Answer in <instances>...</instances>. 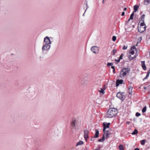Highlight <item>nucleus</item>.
<instances>
[{
	"instance_id": "f257e3e1",
	"label": "nucleus",
	"mask_w": 150,
	"mask_h": 150,
	"mask_svg": "<svg viewBox=\"0 0 150 150\" xmlns=\"http://www.w3.org/2000/svg\"><path fill=\"white\" fill-rule=\"evenodd\" d=\"M117 110L114 108H110L107 111L106 117L112 118L114 117L117 113Z\"/></svg>"
},
{
	"instance_id": "f03ea898",
	"label": "nucleus",
	"mask_w": 150,
	"mask_h": 150,
	"mask_svg": "<svg viewBox=\"0 0 150 150\" xmlns=\"http://www.w3.org/2000/svg\"><path fill=\"white\" fill-rule=\"evenodd\" d=\"M130 69L128 68H126L122 70L120 73V77L122 78L126 75L128 74L130 71Z\"/></svg>"
},
{
	"instance_id": "7ed1b4c3",
	"label": "nucleus",
	"mask_w": 150,
	"mask_h": 150,
	"mask_svg": "<svg viewBox=\"0 0 150 150\" xmlns=\"http://www.w3.org/2000/svg\"><path fill=\"white\" fill-rule=\"evenodd\" d=\"M124 92L122 93L119 92L117 93V97L122 101H123L125 98V96L124 95Z\"/></svg>"
},
{
	"instance_id": "20e7f679",
	"label": "nucleus",
	"mask_w": 150,
	"mask_h": 150,
	"mask_svg": "<svg viewBox=\"0 0 150 150\" xmlns=\"http://www.w3.org/2000/svg\"><path fill=\"white\" fill-rule=\"evenodd\" d=\"M142 22H143L141 23V27L139 28H138V31L140 33L143 32L146 30V27L145 26V24L144 23V21Z\"/></svg>"
},
{
	"instance_id": "39448f33",
	"label": "nucleus",
	"mask_w": 150,
	"mask_h": 150,
	"mask_svg": "<svg viewBox=\"0 0 150 150\" xmlns=\"http://www.w3.org/2000/svg\"><path fill=\"white\" fill-rule=\"evenodd\" d=\"M51 47V45H48V44L43 45L42 47V50L43 52L45 51H48L49 50Z\"/></svg>"
},
{
	"instance_id": "423d86ee",
	"label": "nucleus",
	"mask_w": 150,
	"mask_h": 150,
	"mask_svg": "<svg viewBox=\"0 0 150 150\" xmlns=\"http://www.w3.org/2000/svg\"><path fill=\"white\" fill-rule=\"evenodd\" d=\"M91 50L93 53L95 54L98 53L99 50L98 47L95 46L92 47Z\"/></svg>"
},
{
	"instance_id": "0eeeda50",
	"label": "nucleus",
	"mask_w": 150,
	"mask_h": 150,
	"mask_svg": "<svg viewBox=\"0 0 150 150\" xmlns=\"http://www.w3.org/2000/svg\"><path fill=\"white\" fill-rule=\"evenodd\" d=\"M44 42L45 43V44L50 45L51 44L50 40L48 36H46L44 38Z\"/></svg>"
},
{
	"instance_id": "6e6552de",
	"label": "nucleus",
	"mask_w": 150,
	"mask_h": 150,
	"mask_svg": "<svg viewBox=\"0 0 150 150\" xmlns=\"http://www.w3.org/2000/svg\"><path fill=\"white\" fill-rule=\"evenodd\" d=\"M76 120L74 119L72 120L71 122V126L74 129H76Z\"/></svg>"
},
{
	"instance_id": "1a4fd4ad",
	"label": "nucleus",
	"mask_w": 150,
	"mask_h": 150,
	"mask_svg": "<svg viewBox=\"0 0 150 150\" xmlns=\"http://www.w3.org/2000/svg\"><path fill=\"white\" fill-rule=\"evenodd\" d=\"M104 132V134H105L106 135V139L108 138L109 137H110V135H111V133L110 132L109 130H105L104 131H103Z\"/></svg>"
},
{
	"instance_id": "9d476101",
	"label": "nucleus",
	"mask_w": 150,
	"mask_h": 150,
	"mask_svg": "<svg viewBox=\"0 0 150 150\" xmlns=\"http://www.w3.org/2000/svg\"><path fill=\"white\" fill-rule=\"evenodd\" d=\"M84 137L86 140H87V139L89 137L88 134L89 132L88 130H86L84 131Z\"/></svg>"
},
{
	"instance_id": "9b49d317",
	"label": "nucleus",
	"mask_w": 150,
	"mask_h": 150,
	"mask_svg": "<svg viewBox=\"0 0 150 150\" xmlns=\"http://www.w3.org/2000/svg\"><path fill=\"white\" fill-rule=\"evenodd\" d=\"M123 82V80L122 79L117 80L116 81V86H118L120 84H122Z\"/></svg>"
},
{
	"instance_id": "f8f14e48",
	"label": "nucleus",
	"mask_w": 150,
	"mask_h": 150,
	"mask_svg": "<svg viewBox=\"0 0 150 150\" xmlns=\"http://www.w3.org/2000/svg\"><path fill=\"white\" fill-rule=\"evenodd\" d=\"M103 131H104L105 130L107 129H110L109 126H108V125H107L106 124L105 122H104L103 123Z\"/></svg>"
},
{
	"instance_id": "ddd939ff",
	"label": "nucleus",
	"mask_w": 150,
	"mask_h": 150,
	"mask_svg": "<svg viewBox=\"0 0 150 150\" xmlns=\"http://www.w3.org/2000/svg\"><path fill=\"white\" fill-rule=\"evenodd\" d=\"M99 136V132L98 129L95 130V134L93 138H98Z\"/></svg>"
},
{
	"instance_id": "4468645a",
	"label": "nucleus",
	"mask_w": 150,
	"mask_h": 150,
	"mask_svg": "<svg viewBox=\"0 0 150 150\" xmlns=\"http://www.w3.org/2000/svg\"><path fill=\"white\" fill-rule=\"evenodd\" d=\"M141 64L143 69L144 70H146V68L145 64V62L144 61H142Z\"/></svg>"
},
{
	"instance_id": "2eb2a0df",
	"label": "nucleus",
	"mask_w": 150,
	"mask_h": 150,
	"mask_svg": "<svg viewBox=\"0 0 150 150\" xmlns=\"http://www.w3.org/2000/svg\"><path fill=\"white\" fill-rule=\"evenodd\" d=\"M134 16V12H133L130 15L129 18L128 20L127 23L129 22L130 19L132 20L133 18V16Z\"/></svg>"
},
{
	"instance_id": "dca6fc26",
	"label": "nucleus",
	"mask_w": 150,
	"mask_h": 150,
	"mask_svg": "<svg viewBox=\"0 0 150 150\" xmlns=\"http://www.w3.org/2000/svg\"><path fill=\"white\" fill-rule=\"evenodd\" d=\"M133 88V87L131 86H130L128 88L129 90V94H131L132 92V89Z\"/></svg>"
},
{
	"instance_id": "f3484780",
	"label": "nucleus",
	"mask_w": 150,
	"mask_h": 150,
	"mask_svg": "<svg viewBox=\"0 0 150 150\" xmlns=\"http://www.w3.org/2000/svg\"><path fill=\"white\" fill-rule=\"evenodd\" d=\"M139 7V6L137 5H135L134 6V12H136L137 11L138 8Z\"/></svg>"
},
{
	"instance_id": "a211bd4d",
	"label": "nucleus",
	"mask_w": 150,
	"mask_h": 150,
	"mask_svg": "<svg viewBox=\"0 0 150 150\" xmlns=\"http://www.w3.org/2000/svg\"><path fill=\"white\" fill-rule=\"evenodd\" d=\"M144 3L145 5H147L150 3V0H144Z\"/></svg>"
},
{
	"instance_id": "6ab92c4d",
	"label": "nucleus",
	"mask_w": 150,
	"mask_h": 150,
	"mask_svg": "<svg viewBox=\"0 0 150 150\" xmlns=\"http://www.w3.org/2000/svg\"><path fill=\"white\" fill-rule=\"evenodd\" d=\"M83 142L82 141H79L76 144V146H78L79 145H81L82 144H83Z\"/></svg>"
},
{
	"instance_id": "aec40b11",
	"label": "nucleus",
	"mask_w": 150,
	"mask_h": 150,
	"mask_svg": "<svg viewBox=\"0 0 150 150\" xmlns=\"http://www.w3.org/2000/svg\"><path fill=\"white\" fill-rule=\"evenodd\" d=\"M128 57L130 60H132L135 57V55H134V57H132L131 55H129Z\"/></svg>"
},
{
	"instance_id": "412c9836",
	"label": "nucleus",
	"mask_w": 150,
	"mask_h": 150,
	"mask_svg": "<svg viewBox=\"0 0 150 150\" xmlns=\"http://www.w3.org/2000/svg\"><path fill=\"white\" fill-rule=\"evenodd\" d=\"M146 108H147V107H146V106H145L142 109V111L143 113H144L146 111Z\"/></svg>"
},
{
	"instance_id": "4be33fe9",
	"label": "nucleus",
	"mask_w": 150,
	"mask_h": 150,
	"mask_svg": "<svg viewBox=\"0 0 150 150\" xmlns=\"http://www.w3.org/2000/svg\"><path fill=\"white\" fill-rule=\"evenodd\" d=\"M145 16V15L144 14H143V15L141 17L140 19V21H144V18Z\"/></svg>"
},
{
	"instance_id": "5701e85b",
	"label": "nucleus",
	"mask_w": 150,
	"mask_h": 150,
	"mask_svg": "<svg viewBox=\"0 0 150 150\" xmlns=\"http://www.w3.org/2000/svg\"><path fill=\"white\" fill-rule=\"evenodd\" d=\"M124 56V54H122L119 57V59H118V62H120V59H122V57Z\"/></svg>"
},
{
	"instance_id": "b1692460",
	"label": "nucleus",
	"mask_w": 150,
	"mask_h": 150,
	"mask_svg": "<svg viewBox=\"0 0 150 150\" xmlns=\"http://www.w3.org/2000/svg\"><path fill=\"white\" fill-rule=\"evenodd\" d=\"M130 53L132 55H133L134 54V51L133 50H132V49H130Z\"/></svg>"
},
{
	"instance_id": "393cba45",
	"label": "nucleus",
	"mask_w": 150,
	"mask_h": 150,
	"mask_svg": "<svg viewBox=\"0 0 150 150\" xmlns=\"http://www.w3.org/2000/svg\"><path fill=\"white\" fill-rule=\"evenodd\" d=\"M98 91L99 92L102 93L103 94H104L105 93L104 90L102 88H101L100 89V90H99Z\"/></svg>"
},
{
	"instance_id": "a878e982",
	"label": "nucleus",
	"mask_w": 150,
	"mask_h": 150,
	"mask_svg": "<svg viewBox=\"0 0 150 150\" xmlns=\"http://www.w3.org/2000/svg\"><path fill=\"white\" fill-rule=\"evenodd\" d=\"M119 149L120 150H123V146L122 145H120L119 146Z\"/></svg>"
},
{
	"instance_id": "bb28decb",
	"label": "nucleus",
	"mask_w": 150,
	"mask_h": 150,
	"mask_svg": "<svg viewBox=\"0 0 150 150\" xmlns=\"http://www.w3.org/2000/svg\"><path fill=\"white\" fill-rule=\"evenodd\" d=\"M138 132V131L136 129H135L134 131L132 133V134H135Z\"/></svg>"
},
{
	"instance_id": "cd10ccee",
	"label": "nucleus",
	"mask_w": 150,
	"mask_h": 150,
	"mask_svg": "<svg viewBox=\"0 0 150 150\" xmlns=\"http://www.w3.org/2000/svg\"><path fill=\"white\" fill-rule=\"evenodd\" d=\"M145 140H143L141 141V144L142 145H144L145 144Z\"/></svg>"
},
{
	"instance_id": "c85d7f7f",
	"label": "nucleus",
	"mask_w": 150,
	"mask_h": 150,
	"mask_svg": "<svg viewBox=\"0 0 150 150\" xmlns=\"http://www.w3.org/2000/svg\"><path fill=\"white\" fill-rule=\"evenodd\" d=\"M112 52L113 53V55H114L117 52V50L115 49H114L112 50Z\"/></svg>"
},
{
	"instance_id": "c756f323",
	"label": "nucleus",
	"mask_w": 150,
	"mask_h": 150,
	"mask_svg": "<svg viewBox=\"0 0 150 150\" xmlns=\"http://www.w3.org/2000/svg\"><path fill=\"white\" fill-rule=\"evenodd\" d=\"M116 39V37L115 36H113L112 38V40L113 41H115Z\"/></svg>"
},
{
	"instance_id": "7c9ffc66",
	"label": "nucleus",
	"mask_w": 150,
	"mask_h": 150,
	"mask_svg": "<svg viewBox=\"0 0 150 150\" xmlns=\"http://www.w3.org/2000/svg\"><path fill=\"white\" fill-rule=\"evenodd\" d=\"M135 115L136 116L139 117V116H140V115H141V114H140V113L137 112L136 113Z\"/></svg>"
},
{
	"instance_id": "2f4dec72",
	"label": "nucleus",
	"mask_w": 150,
	"mask_h": 150,
	"mask_svg": "<svg viewBox=\"0 0 150 150\" xmlns=\"http://www.w3.org/2000/svg\"><path fill=\"white\" fill-rule=\"evenodd\" d=\"M113 65V63H108L107 64L108 66H112Z\"/></svg>"
},
{
	"instance_id": "473e14b6",
	"label": "nucleus",
	"mask_w": 150,
	"mask_h": 150,
	"mask_svg": "<svg viewBox=\"0 0 150 150\" xmlns=\"http://www.w3.org/2000/svg\"><path fill=\"white\" fill-rule=\"evenodd\" d=\"M127 47L125 45H124L122 48V49L124 50H126L127 48Z\"/></svg>"
},
{
	"instance_id": "72a5a7b5",
	"label": "nucleus",
	"mask_w": 150,
	"mask_h": 150,
	"mask_svg": "<svg viewBox=\"0 0 150 150\" xmlns=\"http://www.w3.org/2000/svg\"><path fill=\"white\" fill-rule=\"evenodd\" d=\"M105 136L104 134H103V137H102V140H103V142L105 140Z\"/></svg>"
},
{
	"instance_id": "f704fd0d",
	"label": "nucleus",
	"mask_w": 150,
	"mask_h": 150,
	"mask_svg": "<svg viewBox=\"0 0 150 150\" xmlns=\"http://www.w3.org/2000/svg\"><path fill=\"white\" fill-rule=\"evenodd\" d=\"M131 49H132V50H133L134 49H135V50H136V48L135 47V46H134L132 47Z\"/></svg>"
},
{
	"instance_id": "c9c22d12",
	"label": "nucleus",
	"mask_w": 150,
	"mask_h": 150,
	"mask_svg": "<svg viewBox=\"0 0 150 150\" xmlns=\"http://www.w3.org/2000/svg\"><path fill=\"white\" fill-rule=\"evenodd\" d=\"M86 8L85 11V12H84V13L86 12V10H87V9L88 8V4L87 3H86Z\"/></svg>"
},
{
	"instance_id": "e433bc0d",
	"label": "nucleus",
	"mask_w": 150,
	"mask_h": 150,
	"mask_svg": "<svg viewBox=\"0 0 150 150\" xmlns=\"http://www.w3.org/2000/svg\"><path fill=\"white\" fill-rule=\"evenodd\" d=\"M148 77H149L148 76L146 75V77L143 79V80H144L145 79H147L148 78Z\"/></svg>"
},
{
	"instance_id": "4c0bfd02",
	"label": "nucleus",
	"mask_w": 150,
	"mask_h": 150,
	"mask_svg": "<svg viewBox=\"0 0 150 150\" xmlns=\"http://www.w3.org/2000/svg\"><path fill=\"white\" fill-rule=\"evenodd\" d=\"M98 141L99 142H103V140L101 139H98Z\"/></svg>"
},
{
	"instance_id": "58836bf2",
	"label": "nucleus",
	"mask_w": 150,
	"mask_h": 150,
	"mask_svg": "<svg viewBox=\"0 0 150 150\" xmlns=\"http://www.w3.org/2000/svg\"><path fill=\"white\" fill-rule=\"evenodd\" d=\"M125 13L124 12H122V14H121L122 16H124L125 15Z\"/></svg>"
},
{
	"instance_id": "ea45409f",
	"label": "nucleus",
	"mask_w": 150,
	"mask_h": 150,
	"mask_svg": "<svg viewBox=\"0 0 150 150\" xmlns=\"http://www.w3.org/2000/svg\"><path fill=\"white\" fill-rule=\"evenodd\" d=\"M111 68L112 69H115V67L114 66H112L111 67Z\"/></svg>"
},
{
	"instance_id": "a19ab883",
	"label": "nucleus",
	"mask_w": 150,
	"mask_h": 150,
	"mask_svg": "<svg viewBox=\"0 0 150 150\" xmlns=\"http://www.w3.org/2000/svg\"><path fill=\"white\" fill-rule=\"evenodd\" d=\"M149 72H147V74H146V76H149Z\"/></svg>"
},
{
	"instance_id": "79ce46f5",
	"label": "nucleus",
	"mask_w": 150,
	"mask_h": 150,
	"mask_svg": "<svg viewBox=\"0 0 150 150\" xmlns=\"http://www.w3.org/2000/svg\"><path fill=\"white\" fill-rule=\"evenodd\" d=\"M106 123V124L107 125H108V126H109V125H110V123H107L106 122H105Z\"/></svg>"
},
{
	"instance_id": "37998d69",
	"label": "nucleus",
	"mask_w": 150,
	"mask_h": 150,
	"mask_svg": "<svg viewBox=\"0 0 150 150\" xmlns=\"http://www.w3.org/2000/svg\"><path fill=\"white\" fill-rule=\"evenodd\" d=\"M140 42V41H139V42H137L136 44V46H137L138 43H139V42Z\"/></svg>"
},
{
	"instance_id": "c03bdc74",
	"label": "nucleus",
	"mask_w": 150,
	"mask_h": 150,
	"mask_svg": "<svg viewBox=\"0 0 150 150\" xmlns=\"http://www.w3.org/2000/svg\"><path fill=\"white\" fill-rule=\"evenodd\" d=\"M134 150H139V149L138 148H136Z\"/></svg>"
},
{
	"instance_id": "a18cd8bd",
	"label": "nucleus",
	"mask_w": 150,
	"mask_h": 150,
	"mask_svg": "<svg viewBox=\"0 0 150 150\" xmlns=\"http://www.w3.org/2000/svg\"><path fill=\"white\" fill-rule=\"evenodd\" d=\"M127 10V8H125L124 9H123V10L124 11H126Z\"/></svg>"
},
{
	"instance_id": "49530a36",
	"label": "nucleus",
	"mask_w": 150,
	"mask_h": 150,
	"mask_svg": "<svg viewBox=\"0 0 150 150\" xmlns=\"http://www.w3.org/2000/svg\"><path fill=\"white\" fill-rule=\"evenodd\" d=\"M113 72L114 74H115V69L113 70Z\"/></svg>"
},
{
	"instance_id": "de8ad7c7",
	"label": "nucleus",
	"mask_w": 150,
	"mask_h": 150,
	"mask_svg": "<svg viewBox=\"0 0 150 150\" xmlns=\"http://www.w3.org/2000/svg\"><path fill=\"white\" fill-rule=\"evenodd\" d=\"M144 89H146L147 88L146 87H144Z\"/></svg>"
},
{
	"instance_id": "09e8293b",
	"label": "nucleus",
	"mask_w": 150,
	"mask_h": 150,
	"mask_svg": "<svg viewBox=\"0 0 150 150\" xmlns=\"http://www.w3.org/2000/svg\"><path fill=\"white\" fill-rule=\"evenodd\" d=\"M147 72H149V73H150V69Z\"/></svg>"
},
{
	"instance_id": "8fccbe9b",
	"label": "nucleus",
	"mask_w": 150,
	"mask_h": 150,
	"mask_svg": "<svg viewBox=\"0 0 150 150\" xmlns=\"http://www.w3.org/2000/svg\"><path fill=\"white\" fill-rule=\"evenodd\" d=\"M115 60L116 61V62H118V60H117V59H115Z\"/></svg>"
},
{
	"instance_id": "3c124183",
	"label": "nucleus",
	"mask_w": 150,
	"mask_h": 150,
	"mask_svg": "<svg viewBox=\"0 0 150 150\" xmlns=\"http://www.w3.org/2000/svg\"><path fill=\"white\" fill-rule=\"evenodd\" d=\"M102 3H103L104 4V0H103V1H102Z\"/></svg>"
},
{
	"instance_id": "603ef678",
	"label": "nucleus",
	"mask_w": 150,
	"mask_h": 150,
	"mask_svg": "<svg viewBox=\"0 0 150 150\" xmlns=\"http://www.w3.org/2000/svg\"><path fill=\"white\" fill-rule=\"evenodd\" d=\"M107 129L106 130H109L110 131V129Z\"/></svg>"
},
{
	"instance_id": "864d4df0",
	"label": "nucleus",
	"mask_w": 150,
	"mask_h": 150,
	"mask_svg": "<svg viewBox=\"0 0 150 150\" xmlns=\"http://www.w3.org/2000/svg\"><path fill=\"white\" fill-rule=\"evenodd\" d=\"M129 122H127V124H129Z\"/></svg>"
},
{
	"instance_id": "5fc2aeb1",
	"label": "nucleus",
	"mask_w": 150,
	"mask_h": 150,
	"mask_svg": "<svg viewBox=\"0 0 150 150\" xmlns=\"http://www.w3.org/2000/svg\"><path fill=\"white\" fill-rule=\"evenodd\" d=\"M84 14H83V16H84Z\"/></svg>"
},
{
	"instance_id": "6e6d98bb",
	"label": "nucleus",
	"mask_w": 150,
	"mask_h": 150,
	"mask_svg": "<svg viewBox=\"0 0 150 150\" xmlns=\"http://www.w3.org/2000/svg\"><path fill=\"white\" fill-rule=\"evenodd\" d=\"M149 40L150 41V38L149 39Z\"/></svg>"
},
{
	"instance_id": "4d7b16f0",
	"label": "nucleus",
	"mask_w": 150,
	"mask_h": 150,
	"mask_svg": "<svg viewBox=\"0 0 150 150\" xmlns=\"http://www.w3.org/2000/svg\"><path fill=\"white\" fill-rule=\"evenodd\" d=\"M83 83H81V84H83Z\"/></svg>"
}]
</instances>
